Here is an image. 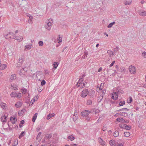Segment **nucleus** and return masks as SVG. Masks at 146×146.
I'll return each mask as SVG.
<instances>
[{
    "label": "nucleus",
    "mask_w": 146,
    "mask_h": 146,
    "mask_svg": "<svg viewBox=\"0 0 146 146\" xmlns=\"http://www.w3.org/2000/svg\"><path fill=\"white\" fill-rule=\"evenodd\" d=\"M11 97H16L18 98H20L21 97V93L19 92H12L10 95Z\"/></svg>",
    "instance_id": "nucleus-1"
},
{
    "label": "nucleus",
    "mask_w": 146,
    "mask_h": 146,
    "mask_svg": "<svg viewBox=\"0 0 146 146\" xmlns=\"http://www.w3.org/2000/svg\"><path fill=\"white\" fill-rule=\"evenodd\" d=\"M88 93V90L87 89H85L82 91L80 96L82 98H85L87 96Z\"/></svg>",
    "instance_id": "nucleus-2"
},
{
    "label": "nucleus",
    "mask_w": 146,
    "mask_h": 146,
    "mask_svg": "<svg viewBox=\"0 0 146 146\" xmlns=\"http://www.w3.org/2000/svg\"><path fill=\"white\" fill-rule=\"evenodd\" d=\"M52 24H51V23H50V21H48V23H45L44 27L46 29L49 31L51 29Z\"/></svg>",
    "instance_id": "nucleus-3"
},
{
    "label": "nucleus",
    "mask_w": 146,
    "mask_h": 146,
    "mask_svg": "<svg viewBox=\"0 0 146 146\" xmlns=\"http://www.w3.org/2000/svg\"><path fill=\"white\" fill-rule=\"evenodd\" d=\"M14 35L13 33L10 32L5 35L4 36L6 38L12 39H13Z\"/></svg>",
    "instance_id": "nucleus-4"
},
{
    "label": "nucleus",
    "mask_w": 146,
    "mask_h": 146,
    "mask_svg": "<svg viewBox=\"0 0 146 146\" xmlns=\"http://www.w3.org/2000/svg\"><path fill=\"white\" fill-rule=\"evenodd\" d=\"M129 72L131 74H134L136 71V69L134 66L131 65L129 66Z\"/></svg>",
    "instance_id": "nucleus-5"
},
{
    "label": "nucleus",
    "mask_w": 146,
    "mask_h": 146,
    "mask_svg": "<svg viewBox=\"0 0 146 146\" xmlns=\"http://www.w3.org/2000/svg\"><path fill=\"white\" fill-rule=\"evenodd\" d=\"M90 113H91L90 111L88 110H85L81 113V116L82 117H87L88 116Z\"/></svg>",
    "instance_id": "nucleus-6"
},
{
    "label": "nucleus",
    "mask_w": 146,
    "mask_h": 146,
    "mask_svg": "<svg viewBox=\"0 0 146 146\" xmlns=\"http://www.w3.org/2000/svg\"><path fill=\"white\" fill-rule=\"evenodd\" d=\"M13 39L17 40L19 42H20L23 39V37L21 36H16L14 34Z\"/></svg>",
    "instance_id": "nucleus-7"
},
{
    "label": "nucleus",
    "mask_w": 146,
    "mask_h": 146,
    "mask_svg": "<svg viewBox=\"0 0 146 146\" xmlns=\"http://www.w3.org/2000/svg\"><path fill=\"white\" fill-rule=\"evenodd\" d=\"M1 120L3 122H5L7 119V116H5V115H2L1 117Z\"/></svg>",
    "instance_id": "nucleus-8"
},
{
    "label": "nucleus",
    "mask_w": 146,
    "mask_h": 146,
    "mask_svg": "<svg viewBox=\"0 0 146 146\" xmlns=\"http://www.w3.org/2000/svg\"><path fill=\"white\" fill-rule=\"evenodd\" d=\"M25 61V56L24 55H21L20 57V58L18 60L19 62L20 61L21 63L22 64L23 62Z\"/></svg>",
    "instance_id": "nucleus-9"
},
{
    "label": "nucleus",
    "mask_w": 146,
    "mask_h": 146,
    "mask_svg": "<svg viewBox=\"0 0 146 146\" xmlns=\"http://www.w3.org/2000/svg\"><path fill=\"white\" fill-rule=\"evenodd\" d=\"M10 120L12 121V123L13 124H15L17 122V118L15 117H11L10 118Z\"/></svg>",
    "instance_id": "nucleus-10"
},
{
    "label": "nucleus",
    "mask_w": 146,
    "mask_h": 146,
    "mask_svg": "<svg viewBox=\"0 0 146 146\" xmlns=\"http://www.w3.org/2000/svg\"><path fill=\"white\" fill-rule=\"evenodd\" d=\"M109 144L111 146H116L115 141L114 140H111L110 141Z\"/></svg>",
    "instance_id": "nucleus-11"
},
{
    "label": "nucleus",
    "mask_w": 146,
    "mask_h": 146,
    "mask_svg": "<svg viewBox=\"0 0 146 146\" xmlns=\"http://www.w3.org/2000/svg\"><path fill=\"white\" fill-rule=\"evenodd\" d=\"M84 80V79L82 78H81L79 79V81L77 82L76 84V86L78 87H79L80 86L79 84H82V82Z\"/></svg>",
    "instance_id": "nucleus-12"
},
{
    "label": "nucleus",
    "mask_w": 146,
    "mask_h": 146,
    "mask_svg": "<svg viewBox=\"0 0 146 146\" xmlns=\"http://www.w3.org/2000/svg\"><path fill=\"white\" fill-rule=\"evenodd\" d=\"M132 0H127L124 1V3L125 5H130L132 3Z\"/></svg>",
    "instance_id": "nucleus-13"
},
{
    "label": "nucleus",
    "mask_w": 146,
    "mask_h": 146,
    "mask_svg": "<svg viewBox=\"0 0 146 146\" xmlns=\"http://www.w3.org/2000/svg\"><path fill=\"white\" fill-rule=\"evenodd\" d=\"M95 92L93 90H91L89 93V95L91 96V97L93 98L94 97Z\"/></svg>",
    "instance_id": "nucleus-14"
},
{
    "label": "nucleus",
    "mask_w": 146,
    "mask_h": 146,
    "mask_svg": "<svg viewBox=\"0 0 146 146\" xmlns=\"http://www.w3.org/2000/svg\"><path fill=\"white\" fill-rule=\"evenodd\" d=\"M98 140L99 143L102 146H104L105 145V142L100 137L98 138Z\"/></svg>",
    "instance_id": "nucleus-15"
},
{
    "label": "nucleus",
    "mask_w": 146,
    "mask_h": 146,
    "mask_svg": "<svg viewBox=\"0 0 146 146\" xmlns=\"http://www.w3.org/2000/svg\"><path fill=\"white\" fill-rule=\"evenodd\" d=\"M22 105V103L19 101L16 103L15 104V106L16 108H19Z\"/></svg>",
    "instance_id": "nucleus-16"
},
{
    "label": "nucleus",
    "mask_w": 146,
    "mask_h": 146,
    "mask_svg": "<svg viewBox=\"0 0 146 146\" xmlns=\"http://www.w3.org/2000/svg\"><path fill=\"white\" fill-rule=\"evenodd\" d=\"M52 136V135L50 134H47L45 137L44 139H49L51 138Z\"/></svg>",
    "instance_id": "nucleus-17"
},
{
    "label": "nucleus",
    "mask_w": 146,
    "mask_h": 146,
    "mask_svg": "<svg viewBox=\"0 0 146 146\" xmlns=\"http://www.w3.org/2000/svg\"><path fill=\"white\" fill-rule=\"evenodd\" d=\"M107 53L109 54V56L110 57H111V56L114 55L115 54V53L110 50H108L107 51Z\"/></svg>",
    "instance_id": "nucleus-18"
},
{
    "label": "nucleus",
    "mask_w": 146,
    "mask_h": 146,
    "mask_svg": "<svg viewBox=\"0 0 146 146\" xmlns=\"http://www.w3.org/2000/svg\"><path fill=\"white\" fill-rule=\"evenodd\" d=\"M59 63L57 62H55L54 63L53 65V68L52 69H54V70H55L58 66Z\"/></svg>",
    "instance_id": "nucleus-19"
},
{
    "label": "nucleus",
    "mask_w": 146,
    "mask_h": 146,
    "mask_svg": "<svg viewBox=\"0 0 146 146\" xmlns=\"http://www.w3.org/2000/svg\"><path fill=\"white\" fill-rule=\"evenodd\" d=\"M119 113L121 116L124 117H127L128 116V114L125 112H120Z\"/></svg>",
    "instance_id": "nucleus-20"
},
{
    "label": "nucleus",
    "mask_w": 146,
    "mask_h": 146,
    "mask_svg": "<svg viewBox=\"0 0 146 146\" xmlns=\"http://www.w3.org/2000/svg\"><path fill=\"white\" fill-rule=\"evenodd\" d=\"M55 114L54 113H50L47 115L46 117V119H49L53 117L54 116Z\"/></svg>",
    "instance_id": "nucleus-21"
},
{
    "label": "nucleus",
    "mask_w": 146,
    "mask_h": 146,
    "mask_svg": "<svg viewBox=\"0 0 146 146\" xmlns=\"http://www.w3.org/2000/svg\"><path fill=\"white\" fill-rule=\"evenodd\" d=\"M116 120L117 121L123 123L124 122H125V120L122 118L118 117L117 119Z\"/></svg>",
    "instance_id": "nucleus-22"
},
{
    "label": "nucleus",
    "mask_w": 146,
    "mask_h": 146,
    "mask_svg": "<svg viewBox=\"0 0 146 146\" xmlns=\"http://www.w3.org/2000/svg\"><path fill=\"white\" fill-rule=\"evenodd\" d=\"M139 15L142 16H146V11H140L139 12Z\"/></svg>",
    "instance_id": "nucleus-23"
},
{
    "label": "nucleus",
    "mask_w": 146,
    "mask_h": 146,
    "mask_svg": "<svg viewBox=\"0 0 146 146\" xmlns=\"http://www.w3.org/2000/svg\"><path fill=\"white\" fill-rule=\"evenodd\" d=\"M7 67V65L5 64H1L0 65V69L3 70Z\"/></svg>",
    "instance_id": "nucleus-24"
},
{
    "label": "nucleus",
    "mask_w": 146,
    "mask_h": 146,
    "mask_svg": "<svg viewBox=\"0 0 146 146\" xmlns=\"http://www.w3.org/2000/svg\"><path fill=\"white\" fill-rule=\"evenodd\" d=\"M16 78V75L15 74H13L11 75V76L10 77V80L11 82H12L13 80L15 79Z\"/></svg>",
    "instance_id": "nucleus-25"
},
{
    "label": "nucleus",
    "mask_w": 146,
    "mask_h": 146,
    "mask_svg": "<svg viewBox=\"0 0 146 146\" xmlns=\"http://www.w3.org/2000/svg\"><path fill=\"white\" fill-rule=\"evenodd\" d=\"M37 116V113H36L33 115V117L32 118V121L33 122H35L36 119V118Z\"/></svg>",
    "instance_id": "nucleus-26"
},
{
    "label": "nucleus",
    "mask_w": 146,
    "mask_h": 146,
    "mask_svg": "<svg viewBox=\"0 0 146 146\" xmlns=\"http://www.w3.org/2000/svg\"><path fill=\"white\" fill-rule=\"evenodd\" d=\"M0 105L2 107V108L3 109H5L6 108V104L5 103H1L0 104Z\"/></svg>",
    "instance_id": "nucleus-27"
},
{
    "label": "nucleus",
    "mask_w": 146,
    "mask_h": 146,
    "mask_svg": "<svg viewBox=\"0 0 146 146\" xmlns=\"http://www.w3.org/2000/svg\"><path fill=\"white\" fill-rule=\"evenodd\" d=\"M11 87H12V89H13L14 90H18V87L16 85H11Z\"/></svg>",
    "instance_id": "nucleus-28"
},
{
    "label": "nucleus",
    "mask_w": 146,
    "mask_h": 146,
    "mask_svg": "<svg viewBox=\"0 0 146 146\" xmlns=\"http://www.w3.org/2000/svg\"><path fill=\"white\" fill-rule=\"evenodd\" d=\"M92 101L91 100H88L87 101L86 104L88 105H91L92 104Z\"/></svg>",
    "instance_id": "nucleus-29"
},
{
    "label": "nucleus",
    "mask_w": 146,
    "mask_h": 146,
    "mask_svg": "<svg viewBox=\"0 0 146 146\" xmlns=\"http://www.w3.org/2000/svg\"><path fill=\"white\" fill-rule=\"evenodd\" d=\"M124 135L126 137H129L130 134L129 132H125L124 133Z\"/></svg>",
    "instance_id": "nucleus-30"
},
{
    "label": "nucleus",
    "mask_w": 146,
    "mask_h": 146,
    "mask_svg": "<svg viewBox=\"0 0 146 146\" xmlns=\"http://www.w3.org/2000/svg\"><path fill=\"white\" fill-rule=\"evenodd\" d=\"M68 138L70 140L72 141L74 140L75 139L74 137L72 135H70L68 137Z\"/></svg>",
    "instance_id": "nucleus-31"
},
{
    "label": "nucleus",
    "mask_w": 146,
    "mask_h": 146,
    "mask_svg": "<svg viewBox=\"0 0 146 146\" xmlns=\"http://www.w3.org/2000/svg\"><path fill=\"white\" fill-rule=\"evenodd\" d=\"M119 132L117 131H115L114 133H113V135L115 137H117L119 135Z\"/></svg>",
    "instance_id": "nucleus-32"
},
{
    "label": "nucleus",
    "mask_w": 146,
    "mask_h": 146,
    "mask_svg": "<svg viewBox=\"0 0 146 146\" xmlns=\"http://www.w3.org/2000/svg\"><path fill=\"white\" fill-rule=\"evenodd\" d=\"M129 110V109L127 108H123L117 110V111L118 112H119V111H128Z\"/></svg>",
    "instance_id": "nucleus-33"
},
{
    "label": "nucleus",
    "mask_w": 146,
    "mask_h": 146,
    "mask_svg": "<svg viewBox=\"0 0 146 146\" xmlns=\"http://www.w3.org/2000/svg\"><path fill=\"white\" fill-rule=\"evenodd\" d=\"M25 47L26 49H27L28 50H29L31 49V45L29 44L25 46Z\"/></svg>",
    "instance_id": "nucleus-34"
},
{
    "label": "nucleus",
    "mask_w": 146,
    "mask_h": 146,
    "mask_svg": "<svg viewBox=\"0 0 146 146\" xmlns=\"http://www.w3.org/2000/svg\"><path fill=\"white\" fill-rule=\"evenodd\" d=\"M115 23L114 21L112 23H110L109 25H108L107 27L108 28H111L112 27V25L114 24Z\"/></svg>",
    "instance_id": "nucleus-35"
},
{
    "label": "nucleus",
    "mask_w": 146,
    "mask_h": 146,
    "mask_svg": "<svg viewBox=\"0 0 146 146\" xmlns=\"http://www.w3.org/2000/svg\"><path fill=\"white\" fill-rule=\"evenodd\" d=\"M120 71L121 72L124 73L125 71V69L124 67H121L120 68Z\"/></svg>",
    "instance_id": "nucleus-36"
},
{
    "label": "nucleus",
    "mask_w": 146,
    "mask_h": 146,
    "mask_svg": "<svg viewBox=\"0 0 146 146\" xmlns=\"http://www.w3.org/2000/svg\"><path fill=\"white\" fill-rule=\"evenodd\" d=\"M25 123V121L24 120H22L21 121L20 123L19 124V127H21L23 126V124H24Z\"/></svg>",
    "instance_id": "nucleus-37"
},
{
    "label": "nucleus",
    "mask_w": 146,
    "mask_h": 146,
    "mask_svg": "<svg viewBox=\"0 0 146 146\" xmlns=\"http://www.w3.org/2000/svg\"><path fill=\"white\" fill-rule=\"evenodd\" d=\"M33 19V17L31 16L29 17V19L28 20V22L29 23H31L32 21V20Z\"/></svg>",
    "instance_id": "nucleus-38"
},
{
    "label": "nucleus",
    "mask_w": 146,
    "mask_h": 146,
    "mask_svg": "<svg viewBox=\"0 0 146 146\" xmlns=\"http://www.w3.org/2000/svg\"><path fill=\"white\" fill-rule=\"evenodd\" d=\"M126 124H120L119 125V126L120 127L124 129L125 126Z\"/></svg>",
    "instance_id": "nucleus-39"
},
{
    "label": "nucleus",
    "mask_w": 146,
    "mask_h": 146,
    "mask_svg": "<svg viewBox=\"0 0 146 146\" xmlns=\"http://www.w3.org/2000/svg\"><path fill=\"white\" fill-rule=\"evenodd\" d=\"M125 104V102L124 101L120 102L119 103V105L120 106H123Z\"/></svg>",
    "instance_id": "nucleus-40"
},
{
    "label": "nucleus",
    "mask_w": 146,
    "mask_h": 146,
    "mask_svg": "<svg viewBox=\"0 0 146 146\" xmlns=\"http://www.w3.org/2000/svg\"><path fill=\"white\" fill-rule=\"evenodd\" d=\"M24 131L22 132L21 134L19 135V138L20 139H21V137L24 135Z\"/></svg>",
    "instance_id": "nucleus-41"
},
{
    "label": "nucleus",
    "mask_w": 146,
    "mask_h": 146,
    "mask_svg": "<svg viewBox=\"0 0 146 146\" xmlns=\"http://www.w3.org/2000/svg\"><path fill=\"white\" fill-rule=\"evenodd\" d=\"M125 128L126 130H129L131 129V127L130 126L127 125L126 124Z\"/></svg>",
    "instance_id": "nucleus-42"
},
{
    "label": "nucleus",
    "mask_w": 146,
    "mask_h": 146,
    "mask_svg": "<svg viewBox=\"0 0 146 146\" xmlns=\"http://www.w3.org/2000/svg\"><path fill=\"white\" fill-rule=\"evenodd\" d=\"M129 101L127 100V103H131L132 102V101H133L132 98L130 96L129 97Z\"/></svg>",
    "instance_id": "nucleus-43"
},
{
    "label": "nucleus",
    "mask_w": 146,
    "mask_h": 146,
    "mask_svg": "<svg viewBox=\"0 0 146 146\" xmlns=\"http://www.w3.org/2000/svg\"><path fill=\"white\" fill-rule=\"evenodd\" d=\"M22 64L21 63V62L18 61V62L17 63V67H20L21 66Z\"/></svg>",
    "instance_id": "nucleus-44"
},
{
    "label": "nucleus",
    "mask_w": 146,
    "mask_h": 146,
    "mask_svg": "<svg viewBox=\"0 0 146 146\" xmlns=\"http://www.w3.org/2000/svg\"><path fill=\"white\" fill-rule=\"evenodd\" d=\"M45 84V81L44 80H42V81L41 82V86H43V85H44Z\"/></svg>",
    "instance_id": "nucleus-45"
},
{
    "label": "nucleus",
    "mask_w": 146,
    "mask_h": 146,
    "mask_svg": "<svg viewBox=\"0 0 146 146\" xmlns=\"http://www.w3.org/2000/svg\"><path fill=\"white\" fill-rule=\"evenodd\" d=\"M23 94H25L27 92V90L25 89H23L21 90Z\"/></svg>",
    "instance_id": "nucleus-46"
},
{
    "label": "nucleus",
    "mask_w": 146,
    "mask_h": 146,
    "mask_svg": "<svg viewBox=\"0 0 146 146\" xmlns=\"http://www.w3.org/2000/svg\"><path fill=\"white\" fill-rule=\"evenodd\" d=\"M41 127L40 125L38 126L36 129V131L37 132H38L41 129Z\"/></svg>",
    "instance_id": "nucleus-47"
},
{
    "label": "nucleus",
    "mask_w": 146,
    "mask_h": 146,
    "mask_svg": "<svg viewBox=\"0 0 146 146\" xmlns=\"http://www.w3.org/2000/svg\"><path fill=\"white\" fill-rule=\"evenodd\" d=\"M142 55L143 58H146V52H143L142 54Z\"/></svg>",
    "instance_id": "nucleus-48"
},
{
    "label": "nucleus",
    "mask_w": 146,
    "mask_h": 146,
    "mask_svg": "<svg viewBox=\"0 0 146 146\" xmlns=\"http://www.w3.org/2000/svg\"><path fill=\"white\" fill-rule=\"evenodd\" d=\"M38 44L40 46H42L43 44V42L41 41H39Z\"/></svg>",
    "instance_id": "nucleus-49"
},
{
    "label": "nucleus",
    "mask_w": 146,
    "mask_h": 146,
    "mask_svg": "<svg viewBox=\"0 0 146 146\" xmlns=\"http://www.w3.org/2000/svg\"><path fill=\"white\" fill-rule=\"evenodd\" d=\"M113 94L114 95V96L115 97V100H116L118 98V95L117 94H116V92H115Z\"/></svg>",
    "instance_id": "nucleus-50"
},
{
    "label": "nucleus",
    "mask_w": 146,
    "mask_h": 146,
    "mask_svg": "<svg viewBox=\"0 0 146 146\" xmlns=\"http://www.w3.org/2000/svg\"><path fill=\"white\" fill-rule=\"evenodd\" d=\"M119 50V48L118 47H116L114 49V51L116 52Z\"/></svg>",
    "instance_id": "nucleus-51"
},
{
    "label": "nucleus",
    "mask_w": 146,
    "mask_h": 146,
    "mask_svg": "<svg viewBox=\"0 0 146 146\" xmlns=\"http://www.w3.org/2000/svg\"><path fill=\"white\" fill-rule=\"evenodd\" d=\"M18 141L17 140H15L14 141V145H15V146L17 145L18 144Z\"/></svg>",
    "instance_id": "nucleus-52"
},
{
    "label": "nucleus",
    "mask_w": 146,
    "mask_h": 146,
    "mask_svg": "<svg viewBox=\"0 0 146 146\" xmlns=\"http://www.w3.org/2000/svg\"><path fill=\"white\" fill-rule=\"evenodd\" d=\"M77 119V116H74L73 117V120L75 121Z\"/></svg>",
    "instance_id": "nucleus-53"
},
{
    "label": "nucleus",
    "mask_w": 146,
    "mask_h": 146,
    "mask_svg": "<svg viewBox=\"0 0 146 146\" xmlns=\"http://www.w3.org/2000/svg\"><path fill=\"white\" fill-rule=\"evenodd\" d=\"M115 62V61H113L112 62V63H111V64L109 66L110 67H111L113 66V65Z\"/></svg>",
    "instance_id": "nucleus-54"
},
{
    "label": "nucleus",
    "mask_w": 146,
    "mask_h": 146,
    "mask_svg": "<svg viewBox=\"0 0 146 146\" xmlns=\"http://www.w3.org/2000/svg\"><path fill=\"white\" fill-rule=\"evenodd\" d=\"M88 52L85 51L84 52V55H85L86 56V57H87V55L88 54Z\"/></svg>",
    "instance_id": "nucleus-55"
},
{
    "label": "nucleus",
    "mask_w": 146,
    "mask_h": 146,
    "mask_svg": "<svg viewBox=\"0 0 146 146\" xmlns=\"http://www.w3.org/2000/svg\"><path fill=\"white\" fill-rule=\"evenodd\" d=\"M41 134V132H39V133L38 134V135H37V137H36V138L37 139L38 138L40 137V136Z\"/></svg>",
    "instance_id": "nucleus-56"
},
{
    "label": "nucleus",
    "mask_w": 146,
    "mask_h": 146,
    "mask_svg": "<svg viewBox=\"0 0 146 146\" xmlns=\"http://www.w3.org/2000/svg\"><path fill=\"white\" fill-rule=\"evenodd\" d=\"M106 125H104V126L103 128H102V130L104 131H105L106 130Z\"/></svg>",
    "instance_id": "nucleus-57"
},
{
    "label": "nucleus",
    "mask_w": 146,
    "mask_h": 146,
    "mask_svg": "<svg viewBox=\"0 0 146 146\" xmlns=\"http://www.w3.org/2000/svg\"><path fill=\"white\" fill-rule=\"evenodd\" d=\"M100 111L99 110H98V109H96L95 110V113H99Z\"/></svg>",
    "instance_id": "nucleus-58"
},
{
    "label": "nucleus",
    "mask_w": 146,
    "mask_h": 146,
    "mask_svg": "<svg viewBox=\"0 0 146 146\" xmlns=\"http://www.w3.org/2000/svg\"><path fill=\"white\" fill-rule=\"evenodd\" d=\"M58 40L59 41V42H58V43H60V42H62L61 38L60 37H59Z\"/></svg>",
    "instance_id": "nucleus-59"
},
{
    "label": "nucleus",
    "mask_w": 146,
    "mask_h": 146,
    "mask_svg": "<svg viewBox=\"0 0 146 146\" xmlns=\"http://www.w3.org/2000/svg\"><path fill=\"white\" fill-rule=\"evenodd\" d=\"M86 120L87 121H89V120H90V118L88 117V116H87L86 117Z\"/></svg>",
    "instance_id": "nucleus-60"
},
{
    "label": "nucleus",
    "mask_w": 146,
    "mask_h": 146,
    "mask_svg": "<svg viewBox=\"0 0 146 146\" xmlns=\"http://www.w3.org/2000/svg\"><path fill=\"white\" fill-rule=\"evenodd\" d=\"M38 91V92H41L42 90L41 89H40V88H38L37 89Z\"/></svg>",
    "instance_id": "nucleus-61"
},
{
    "label": "nucleus",
    "mask_w": 146,
    "mask_h": 146,
    "mask_svg": "<svg viewBox=\"0 0 146 146\" xmlns=\"http://www.w3.org/2000/svg\"><path fill=\"white\" fill-rule=\"evenodd\" d=\"M102 67H100L98 70V72H100L102 71Z\"/></svg>",
    "instance_id": "nucleus-62"
},
{
    "label": "nucleus",
    "mask_w": 146,
    "mask_h": 146,
    "mask_svg": "<svg viewBox=\"0 0 146 146\" xmlns=\"http://www.w3.org/2000/svg\"><path fill=\"white\" fill-rule=\"evenodd\" d=\"M101 119H100V118H99L98 120L97 121L98 123L100 122L101 121Z\"/></svg>",
    "instance_id": "nucleus-63"
},
{
    "label": "nucleus",
    "mask_w": 146,
    "mask_h": 146,
    "mask_svg": "<svg viewBox=\"0 0 146 146\" xmlns=\"http://www.w3.org/2000/svg\"><path fill=\"white\" fill-rule=\"evenodd\" d=\"M118 146H123V145L121 143L118 144L117 145Z\"/></svg>",
    "instance_id": "nucleus-64"
}]
</instances>
